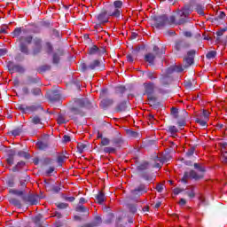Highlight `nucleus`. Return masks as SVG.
Listing matches in <instances>:
<instances>
[{
	"label": "nucleus",
	"mask_w": 227,
	"mask_h": 227,
	"mask_svg": "<svg viewBox=\"0 0 227 227\" xmlns=\"http://www.w3.org/2000/svg\"><path fill=\"white\" fill-rule=\"evenodd\" d=\"M125 91H127V89H125L123 86L115 87L116 95H123Z\"/></svg>",
	"instance_id": "473e14b6"
},
{
	"label": "nucleus",
	"mask_w": 227,
	"mask_h": 227,
	"mask_svg": "<svg viewBox=\"0 0 227 227\" xmlns=\"http://www.w3.org/2000/svg\"><path fill=\"white\" fill-rule=\"evenodd\" d=\"M77 148H78L79 153H82V152H84V148H86V145H84L82 143H78Z\"/></svg>",
	"instance_id": "37998d69"
},
{
	"label": "nucleus",
	"mask_w": 227,
	"mask_h": 227,
	"mask_svg": "<svg viewBox=\"0 0 227 227\" xmlns=\"http://www.w3.org/2000/svg\"><path fill=\"white\" fill-rule=\"evenodd\" d=\"M168 131L171 133V134H176V132H178V129H176L175 126H170L168 128Z\"/></svg>",
	"instance_id": "864d4df0"
},
{
	"label": "nucleus",
	"mask_w": 227,
	"mask_h": 227,
	"mask_svg": "<svg viewBox=\"0 0 227 227\" xmlns=\"http://www.w3.org/2000/svg\"><path fill=\"white\" fill-rule=\"evenodd\" d=\"M183 63L185 67H191V65H192V63H194V58H184L183 60Z\"/></svg>",
	"instance_id": "cd10ccee"
},
{
	"label": "nucleus",
	"mask_w": 227,
	"mask_h": 227,
	"mask_svg": "<svg viewBox=\"0 0 227 227\" xmlns=\"http://www.w3.org/2000/svg\"><path fill=\"white\" fill-rule=\"evenodd\" d=\"M84 100L83 99H78L75 101V105L77 107L81 108V107H84Z\"/></svg>",
	"instance_id": "c03bdc74"
},
{
	"label": "nucleus",
	"mask_w": 227,
	"mask_h": 227,
	"mask_svg": "<svg viewBox=\"0 0 227 227\" xmlns=\"http://www.w3.org/2000/svg\"><path fill=\"white\" fill-rule=\"evenodd\" d=\"M22 33H27V29L22 27H18L12 32L13 38H18V49L20 52L24 56H29L31 52L32 56H38V54H42V51H43V39L39 36H35L33 39V35H31L20 36Z\"/></svg>",
	"instance_id": "f257e3e1"
},
{
	"label": "nucleus",
	"mask_w": 227,
	"mask_h": 227,
	"mask_svg": "<svg viewBox=\"0 0 227 227\" xmlns=\"http://www.w3.org/2000/svg\"><path fill=\"white\" fill-rule=\"evenodd\" d=\"M63 141H64V143H70V136L65 135L63 137Z\"/></svg>",
	"instance_id": "338daca9"
},
{
	"label": "nucleus",
	"mask_w": 227,
	"mask_h": 227,
	"mask_svg": "<svg viewBox=\"0 0 227 227\" xmlns=\"http://www.w3.org/2000/svg\"><path fill=\"white\" fill-rule=\"evenodd\" d=\"M198 51L196 50H190L187 51V58H194L197 54Z\"/></svg>",
	"instance_id": "58836bf2"
},
{
	"label": "nucleus",
	"mask_w": 227,
	"mask_h": 227,
	"mask_svg": "<svg viewBox=\"0 0 227 227\" xmlns=\"http://www.w3.org/2000/svg\"><path fill=\"white\" fill-rule=\"evenodd\" d=\"M42 106L40 105H31V106H26V105H20L18 106V109L23 113V114H31V113H35V111H38Z\"/></svg>",
	"instance_id": "39448f33"
},
{
	"label": "nucleus",
	"mask_w": 227,
	"mask_h": 227,
	"mask_svg": "<svg viewBox=\"0 0 227 227\" xmlns=\"http://www.w3.org/2000/svg\"><path fill=\"white\" fill-rule=\"evenodd\" d=\"M156 191H158L159 192H162V191H164V185L162 184H158L156 185Z\"/></svg>",
	"instance_id": "5fc2aeb1"
},
{
	"label": "nucleus",
	"mask_w": 227,
	"mask_h": 227,
	"mask_svg": "<svg viewBox=\"0 0 227 227\" xmlns=\"http://www.w3.org/2000/svg\"><path fill=\"white\" fill-rule=\"evenodd\" d=\"M43 51L45 54L51 56L54 52V44L51 41H46L43 44Z\"/></svg>",
	"instance_id": "9b49d317"
},
{
	"label": "nucleus",
	"mask_w": 227,
	"mask_h": 227,
	"mask_svg": "<svg viewBox=\"0 0 227 227\" xmlns=\"http://www.w3.org/2000/svg\"><path fill=\"white\" fill-rule=\"evenodd\" d=\"M123 7V2L121 0H116L113 4H110L106 10V13H108V17H114V19H121V13Z\"/></svg>",
	"instance_id": "f03ea898"
},
{
	"label": "nucleus",
	"mask_w": 227,
	"mask_h": 227,
	"mask_svg": "<svg viewBox=\"0 0 227 227\" xmlns=\"http://www.w3.org/2000/svg\"><path fill=\"white\" fill-rule=\"evenodd\" d=\"M147 77L151 81H153V79H157L158 75H157V73L149 72V73H147Z\"/></svg>",
	"instance_id": "a19ab883"
},
{
	"label": "nucleus",
	"mask_w": 227,
	"mask_h": 227,
	"mask_svg": "<svg viewBox=\"0 0 227 227\" xmlns=\"http://www.w3.org/2000/svg\"><path fill=\"white\" fill-rule=\"evenodd\" d=\"M153 58H145V63H149V65H153Z\"/></svg>",
	"instance_id": "0e129e2a"
},
{
	"label": "nucleus",
	"mask_w": 227,
	"mask_h": 227,
	"mask_svg": "<svg viewBox=\"0 0 227 227\" xmlns=\"http://www.w3.org/2000/svg\"><path fill=\"white\" fill-rule=\"evenodd\" d=\"M116 113H123L127 111V101H122L119 103L115 107Z\"/></svg>",
	"instance_id": "dca6fc26"
},
{
	"label": "nucleus",
	"mask_w": 227,
	"mask_h": 227,
	"mask_svg": "<svg viewBox=\"0 0 227 227\" xmlns=\"http://www.w3.org/2000/svg\"><path fill=\"white\" fill-rule=\"evenodd\" d=\"M133 52H148V46L146 45L138 46L133 51Z\"/></svg>",
	"instance_id": "c756f323"
},
{
	"label": "nucleus",
	"mask_w": 227,
	"mask_h": 227,
	"mask_svg": "<svg viewBox=\"0 0 227 227\" xmlns=\"http://www.w3.org/2000/svg\"><path fill=\"white\" fill-rule=\"evenodd\" d=\"M109 143H111V140L109 138H102L101 139V146H108Z\"/></svg>",
	"instance_id": "a18cd8bd"
},
{
	"label": "nucleus",
	"mask_w": 227,
	"mask_h": 227,
	"mask_svg": "<svg viewBox=\"0 0 227 227\" xmlns=\"http://www.w3.org/2000/svg\"><path fill=\"white\" fill-rule=\"evenodd\" d=\"M191 179V172H184V176L181 179V182H184V184H187V182H189V180Z\"/></svg>",
	"instance_id": "2f4dec72"
},
{
	"label": "nucleus",
	"mask_w": 227,
	"mask_h": 227,
	"mask_svg": "<svg viewBox=\"0 0 227 227\" xmlns=\"http://www.w3.org/2000/svg\"><path fill=\"white\" fill-rule=\"evenodd\" d=\"M30 120L33 125H42V119L38 115L31 116Z\"/></svg>",
	"instance_id": "b1692460"
},
{
	"label": "nucleus",
	"mask_w": 227,
	"mask_h": 227,
	"mask_svg": "<svg viewBox=\"0 0 227 227\" xmlns=\"http://www.w3.org/2000/svg\"><path fill=\"white\" fill-rule=\"evenodd\" d=\"M217 56V51H210L207 53L206 58H215Z\"/></svg>",
	"instance_id": "79ce46f5"
},
{
	"label": "nucleus",
	"mask_w": 227,
	"mask_h": 227,
	"mask_svg": "<svg viewBox=\"0 0 227 227\" xmlns=\"http://www.w3.org/2000/svg\"><path fill=\"white\" fill-rule=\"evenodd\" d=\"M109 14L106 9L101 10V12L95 16L97 22H100V24H107L109 22Z\"/></svg>",
	"instance_id": "0eeeda50"
},
{
	"label": "nucleus",
	"mask_w": 227,
	"mask_h": 227,
	"mask_svg": "<svg viewBox=\"0 0 227 227\" xmlns=\"http://www.w3.org/2000/svg\"><path fill=\"white\" fill-rule=\"evenodd\" d=\"M106 52H107V50H106V47H103V46L98 47L95 44H93L88 50V54H90V56H104Z\"/></svg>",
	"instance_id": "423d86ee"
},
{
	"label": "nucleus",
	"mask_w": 227,
	"mask_h": 227,
	"mask_svg": "<svg viewBox=\"0 0 227 227\" xmlns=\"http://www.w3.org/2000/svg\"><path fill=\"white\" fill-rule=\"evenodd\" d=\"M153 20H154V27H164V26H168V15L162 14L160 16H154L153 18Z\"/></svg>",
	"instance_id": "20e7f679"
},
{
	"label": "nucleus",
	"mask_w": 227,
	"mask_h": 227,
	"mask_svg": "<svg viewBox=\"0 0 227 227\" xmlns=\"http://www.w3.org/2000/svg\"><path fill=\"white\" fill-rule=\"evenodd\" d=\"M9 70H12L13 72H19L20 74H24V67L19 65H13L12 62L8 63Z\"/></svg>",
	"instance_id": "4468645a"
},
{
	"label": "nucleus",
	"mask_w": 227,
	"mask_h": 227,
	"mask_svg": "<svg viewBox=\"0 0 227 227\" xmlns=\"http://www.w3.org/2000/svg\"><path fill=\"white\" fill-rule=\"evenodd\" d=\"M102 26H105V24L104 23H100V22H97L96 24H95V26H94V28L96 29V31L99 28V27H101Z\"/></svg>",
	"instance_id": "69168bd1"
},
{
	"label": "nucleus",
	"mask_w": 227,
	"mask_h": 227,
	"mask_svg": "<svg viewBox=\"0 0 227 227\" xmlns=\"http://www.w3.org/2000/svg\"><path fill=\"white\" fill-rule=\"evenodd\" d=\"M47 146H49V143H47V142L41 141V142L36 143V147L39 150H45V148H47Z\"/></svg>",
	"instance_id": "c85d7f7f"
},
{
	"label": "nucleus",
	"mask_w": 227,
	"mask_h": 227,
	"mask_svg": "<svg viewBox=\"0 0 227 227\" xmlns=\"http://www.w3.org/2000/svg\"><path fill=\"white\" fill-rule=\"evenodd\" d=\"M227 31V27H223L218 31H216V40H220V36H223V35H224V33H226Z\"/></svg>",
	"instance_id": "c9c22d12"
},
{
	"label": "nucleus",
	"mask_w": 227,
	"mask_h": 227,
	"mask_svg": "<svg viewBox=\"0 0 227 227\" xmlns=\"http://www.w3.org/2000/svg\"><path fill=\"white\" fill-rule=\"evenodd\" d=\"M6 54H8V50L5 48H2L0 49V58L3 56H6Z\"/></svg>",
	"instance_id": "4d7b16f0"
},
{
	"label": "nucleus",
	"mask_w": 227,
	"mask_h": 227,
	"mask_svg": "<svg viewBox=\"0 0 227 227\" xmlns=\"http://www.w3.org/2000/svg\"><path fill=\"white\" fill-rule=\"evenodd\" d=\"M8 29V27H0V35H8V32L6 31Z\"/></svg>",
	"instance_id": "bf43d9fd"
},
{
	"label": "nucleus",
	"mask_w": 227,
	"mask_h": 227,
	"mask_svg": "<svg viewBox=\"0 0 227 227\" xmlns=\"http://www.w3.org/2000/svg\"><path fill=\"white\" fill-rule=\"evenodd\" d=\"M98 67H100V60L93 59L90 62L88 68H90V70H95V68H98Z\"/></svg>",
	"instance_id": "412c9836"
},
{
	"label": "nucleus",
	"mask_w": 227,
	"mask_h": 227,
	"mask_svg": "<svg viewBox=\"0 0 227 227\" xmlns=\"http://www.w3.org/2000/svg\"><path fill=\"white\" fill-rule=\"evenodd\" d=\"M188 16H184V14L181 15V18L176 22L177 25L186 24V22H189V20L187 19Z\"/></svg>",
	"instance_id": "72a5a7b5"
},
{
	"label": "nucleus",
	"mask_w": 227,
	"mask_h": 227,
	"mask_svg": "<svg viewBox=\"0 0 227 227\" xmlns=\"http://www.w3.org/2000/svg\"><path fill=\"white\" fill-rule=\"evenodd\" d=\"M195 12H197L199 15L205 16V7L200 4L195 5Z\"/></svg>",
	"instance_id": "5701e85b"
},
{
	"label": "nucleus",
	"mask_w": 227,
	"mask_h": 227,
	"mask_svg": "<svg viewBox=\"0 0 227 227\" xmlns=\"http://www.w3.org/2000/svg\"><path fill=\"white\" fill-rule=\"evenodd\" d=\"M168 24H169V26L173 24H176V18L174 15L170 16V18L168 19Z\"/></svg>",
	"instance_id": "603ef678"
},
{
	"label": "nucleus",
	"mask_w": 227,
	"mask_h": 227,
	"mask_svg": "<svg viewBox=\"0 0 227 227\" xmlns=\"http://www.w3.org/2000/svg\"><path fill=\"white\" fill-rule=\"evenodd\" d=\"M197 120H205V110L202 111V113L196 117Z\"/></svg>",
	"instance_id": "680f3d73"
},
{
	"label": "nucleus",
	"mask_w": 227,
	"mask_h": 227,
	"mask_svg": "<svg viewBox=\"0 0 227 227\" xmlns=\"http://www.w3.org/2000/svg\"><path fill=\"white\" fill-rule=\"evenodd\" d=\"M96 200H97V202L98 203V205H102V203H104V201H106V194H104V192H99L96 195Z\"/></svg>",
	"instance_id": "aec40b11"
},
{
	"label": "nucleus",
	"mask_w": 227,
	"mask_h": 227,
	"mask_svg": "<svg viewBox=\"0 0 227 227\" xmlns=\"http://www.w3.org/2000/svg\"><path fill=\"white\" fill-rule=\"evenodd\" d=\"M76 212H90V209L86 207H84L83 204H78L75 207Z\"/></svg>",
	"instance_id": "bb28decb"
},
{
	"label": "nucleus",
	"mask_w": 227,
	"mask_h": 227,
	"mask_svg": "<svg viewBox=\"0 0 227 227\" xmlns=\"http://www.w3.org/2000/svg\"><path fill=\"white\" fill-rule=\"evenodd\" d=\"M65 155L61 154V155H59L58 158H57V162H59V164H63L65 162Z\"/></svg>",
	"instance_id": "de8ad7c7"
},
{
	"label": "nucleus",
	"mask_w": 227,
	"mask_h": 227,
	"mask_svg": "<svg viewBox=\"0 0 227 227\" xmlns=\"http://www.w3.org/2000/svg\"><path fill=\"white\" fill-rule=\"evenodd\" d=\"M57 123H59V125H62L63 123H67V121L65 120V116H63L62 114H59L57 119Z\"/></svg>",
	"instance_id": "4c0bfd02"
},
{
	"label": "nucleus",
	"mask_w": 227,
	"mask_h": 227,
	"mask_svg": "<svg viewBox=\"0 0 227 227\" xmlns=\"http://www.w3.org/2000/svg\"><path fill=\"white\" fill-rule=\"evenodd\" d=\"M173 72H177V73L184 72V67H182L181 65L172 66V67H168L167 69V73L165 74V77H168V75H169L170 74H173Z\"/></svg>",
	"instance_id": "ddd939ff"
},
{
	"label": "nucleus",
	"mask_w": 227,
	"mask_h": 227,
	"mask_svg": "<svg viewBox=\"0 0 227 227\" xmlns=\"http://www.w3.org/2000/svg\"><path fill=\"white\" fill-rule=\"evenodd\" d=\"M145 95H153L155 93V83L149 82L144 83Z\"/></svg>",
	"instance_id": "1a4fd4ad"
},
{
	"label": "nucleus",
	"mask_w": 227,
	"mask_h": 227,
	"mask_svg": "<svg viewBox=\"0 0 227 227\" xmlns=\"http://www.w3.org/2000/svg\"><path fill=\"white\" fill-rule=\"evenodd\" d=\"M24 166H26V162L24 161L18 162L17 165L12 168L13 173H16L17 171H20V169H23Z\"/></svg>",
	"instance_id": "393cba45"
},
{
	"label": "nucleus",
	"mask_w": 227,
	"mask_h": 227,
	"mask_svg": "<svg viewBox=\"0 0 227 227\" xmlns=\"http://www.w3.org/2000/svg\"><path fill=\"white\" fill-rule=\"evenodd\" d=\"M32 94L35 95V97H38V96L42 95V90L40 88L33 89Z\"/></svg>",
	"instance_id": "ea45409f"
},
{
	"label": "nucleus",
	"mask_w": 227,
	"mask_h": 227,
	"mask_svg": "<svg viewBox=\"0 0 227 227\" xmlns=\"http://www.w3.org/2000/svg\"><path fill=\"white\" fill-rule=\"evenodd\" d=\"M49 70H51V66L49 65H43L37 68L39 74H45V72H49Z\"/></svg>",
	"instance_id": "a878e982"
},
{
	"label": "nucleus",
	"mask_w": 227,
	"mask_h": 227,
	"mask_svg": "<svg viewBox=\"0 0 227 227\" xmlns=\"http://www.w3.org/2000/svg\"><path fill=\"white\" fill-rule=\"evenodd\" d=\"M190 176L192 180H201L203 174H198L195 170H190Z\"/></svg>",
	"instance_id": "6ab92c4d"
},
{
	"label": "nucleus",
	"mask_w": 227,
	"mask_h": 227,
	"mask_svg": "<svg viewBox=\"0 0 227 227\" xmlns=\"http://www.w3.org/2000/svg\"><path fill=\"white\" fill-rule=\"evenodd\" d=\"M113 104H114V100L112 98H104L101 101V106L103 107H109V106H113Z\"/></svg>",
	"instance_id": "4be33fe9"
},
{
	"label": "nucleus",
	"mask_w": 227,
	"mask_h": 227,
	"mask_svg": "<svg viewBox=\"0 0 227 227\" xmlns=\"http://www.w3.org/2000/svg\"><path fill=\"white\" fill-rule=\"evenodd\" d=\"M147 98H148L149 102H155V100H157V98L155 96H153V94L147 95Z\"/></svg>",
	"instance_id": "13d9d810"
},
{
	"label": "nucleus",
	"mask_w": 227,
	"mask_h": 227,
	"mask_svg": "<svg viewBox=\"0 0 227 227\" xmlns=\"http://www.w3.org/2000/svg\"><path fill=\"white\" fill-rule=\"evenodd\" d=\"M208 120H210V112H208V110H204V119H196L195 121L200 125V127L207 129V127H208V124H207L208 123Z\"/></svg>",
	"instance_id": "6e6552de"
},
{
	"label": "nucleus",
	"mask_w": 227,
	"mask_h": 227,
	"mask_svg": "<svg viewBox=\"0 0 227 227\" xmlns=\"http://www.w3.org/2000/svg\"><path fill=\"white\" fill-rule=\"evenodd\" d=\"M192 13V6L191 4H185L182 9L183 17H189Z\"/></svg>",
	"instance_id": "2eb2a0df"
},
{
	"label": "nucleus",
	"mask_w": 227,
	"mask_h": 227,
	"mask_svg": "<svg viewBox=\"0 0 227 227\" xmlns=\"http://www.w3.org/2000/svg\"><path fill=\"white\" fill-rule=\"evenodd\" d=\"M58 208H67L68 207V204L67 203H59L57 205Z\"/></svg>",
	"instance_id": "052dcab7"
},
{
	"label": "nucleus",
	"mask_w": 227,
	"mask_h": 227,
	"mask_svg": "<svg viewBox=\"0 0 227 227\" xmlns=\"http://www.w3.org/2000/svg\"><path fill=\"white\" fill-rule=\"evenodd\" d=\"M176 51H183V49H189V43L184 40L176 41L175 43Z\"/></svg>",
	"instance_id": "f8f14e48"
},
{
	"label": "nucleus",
	"mask_w": 227,
	"mask_h": 227,
	"mask_svg": "<svg viewBox=\"0 0 227 227\" xmlns=\"http://www.w3.org/2000/svg\"><path fill=\"white\" fill-rule=\"evenodd\" d=\"M12 136L16 137V136H20V129H14L12 131Z\"/></svg>",
	"instance_id": "e2e57ef3"
},
{
	"label": "nucleus",
	"mask_w": 227,
	"mask_h": 227,
	"mask_svg": "<svg viewBox=\"0 0 227 227\" xmlns=\"http://www.w3.org/2000/svg\"><path fill=\"white\" fill-rule=\"evenodd\" d=\"M6 162H7V164H9V166H12V164H13V158H12V156L9 157L6 160Z\"/></svg>",
	"instance_id": "774afa93"
},
{
	"label": "nucleus",
	"mask_w": 227,
	"mask_h": 227,
	"mask_svg": "<svg viewBox=\"0 0 227 227\" xmlns=\"http://www.w3.org/2000/svg\"><path fill=\"white\" fill-rule=\"evenodd\" d=\"M103 151L105 153H116V148L114 147H105Z\"/></svg>",
	"instance_id": "e433bc0d"
},
{
	"label": "nucleus",
	"mask_w": 227,
	"mask_h": 227,
	"mask_svg": "<svg viewBox=\"0 0 227 227\" xmlns=\"http://www.w3.org/2000/svg\"><path fill=\"white\" fill-rule=\"evenodd\" d=\"M224 17H226V13L220 12L219 14L213 19L212 22H219V20L224 19Z\"/></svg>",
	"instance_id": "7c9ffc66"
},
{
	"label": "nucleus",
	"mask_w": 227,
	"mask_h": 227,
	"mask_svg": "<svg viewBox=\"0 0 227 227\" xmlns=\"http://www.w3.org/2000/svg\"><path fill=\"white\" fill-rule=\"evenodd\" d=\"M55 56H65V50H63V48H59Z\"/></svg>",
	"instance_id": "8fccbe9b"
},
{
	"label": "nucleus",
	"mask_w": 227,
	"mask_h": 227,
	"mask_svg": "<svg viewBox=\"0 0 227 227\" xmlns=\"http://www.w3.org/2000/svg\"><path fill=\"white\" fill-rule=\"evenodd\" d=\"M150 168V163L148 161H143L139 165L137 166V171H146Z\"/></svg>",
	"instance_id": "a211bd4d"
},
{
	"label": "nucleus",
	"mask_w": 227,
	"mask_h": 227,
	"mask_svg": "<svg viewBox=\"0 0 227 227\" xmlns=\"http://www.w3.org/2000/svg\"><path fill=\"white\" fill-rule=\"evenodd\" d=\"M166 54V48L153 45V52L145 55V58H162Z\"/></svg>",
	"instance_id": "7ed1b4c3"
},
{
	"label": "nucleus",
	"mask_w": 227,
	"mask_h": 227,
	"mask_svg": "<svg viewBox=\"0 0 227 227\" xmlns=\"http://www.w3.org/2000/svg\"><path fill=\"white\" fill-rule=\"evenodd\" d=\"M227 144H222V156L221 160L222 162H227V151H226Z\"/></svg>",
	"instance_id": "f3484780"
},
{
	"label": "nucleus",
	"mask_w": 227,
	"mask_h": 227,
	"mask_svg": "<svg viewBox=\"0 0 227 227\" xmlns=\"http://www.w3.org/2000/svg\"><path fill=\"white\" fill-rule=\"evenodd\" d=\"M193 166H194L195 169H198V171L200 172V174L203 175V173H205V171H206L205 167H203L201 164L194 163Z\"/></svg>",
	"instance_id": "f704fd0d"
},
{
	"label": "nucleus",
	"mask_w": 227,
	"mask_h": 227,
	"mask_svg": "<svg viewBox=\"0 0 227 227\" xmlns=\"http://www.w3.org/2000/svg\"><path fill=\"white\" fill-rule=\"evenodd\" d=\"M71 111L74 114H81V108L79 106L72 107Z\"/></svg>",
	"instance_id": "09e8293b"
},
{
	"label": "nucleus",
	"mask_w": 227,
	"mask_h": 227,
	"mask_svg": "<svg viewBox=\"0 0 227 227\" xmlns=\"http://www.w3.org/2000/svg\"><path fill=\"white\" fill-rule=\"evenodd\" d=\"M52 35L55 36V38H61L59 31H58L57 29H52Z\"/></svg>",
	"instance_id": "6e6d98bb"
},
{
	"label": "nucleus",
	"mask_w": 227,
	"mask_h": 227,
	"mask_svg": "<svg viewBox=\"0 0 227 227\" xmlns=\"http://www.w3.org/2000/svg\"><path fill=\"white\" fill-rule=\"evenodd\" d=\"M134 196H141L143 194H146L148 190H146V186L145 184H140L138 187L131 191Z\"/></svg>",
	"instance_id": "9d476101"
},
{
	"label": "nucleus",
	"mask_w": 227,
	"mask_h": 227,
	"mask_svg": "<svg viewBox=\"0 0 227 227\" xmlns=\"http://www.w3.org/2000/svg\"><path fill=\"white\" fill-rule=\"evenodd\" d=\"M171 114L174 118H178V109L176 107L171 108Z\"/></svg>",
	"instance_id": "49530a36"
},
{
	"label": "nucleus",
	"mask_w": 227,
	"mask_h": 227,
	"mask_svg": "<svg viewBox=\"0 0 227 227\" xmlns=\"http://www.w3.org/2000/svg\"><path fill=\"white\" fill-rule=\"evenodd\" d=\"M194 147H191L190 149H188L186 155L187 157H192V155H194Z\"/></svg>",
	"instance_id": "3c124183"
}]
</instances>
